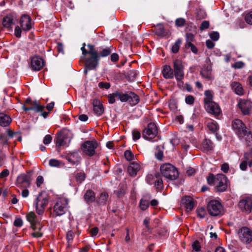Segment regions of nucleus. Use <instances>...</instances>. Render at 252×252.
I'll return each instance as SVG.
<instances>
[{
    "mask_svg": "<svg viewBox=\"0 0 252 252\" xmlns=\"http://www.w3.org/2000/svg\"><path fill=\"white\" fill-rule=\"evenodd\" d=\"M207 183L209 185L214 186L218 192H223L227 189V178L222 174L214 175L210 174L207 177Z\"/></svg>",
    "mask_w": 252,
    "mask_h": 252,
    "instance_id": "nucleus-1",
    "label": "nucleus"
},
{
    "mask_svg": "<svg viewBox=\"0 0 252 252\" xmlns=\"http://www.w3.org/2000/svg\"><path fill=\"white\" fill-rule=\"evenodd\" d=\"M160 172L162 175L169 180H175L179 176L177 169L170 163H165L160 166Z\"/></svg>",
    "mask_w": 252,
    "mask_h": 252,
    "instance_id": "nucleus-2",
    "label": "nucleus"
},
{
    "mask_svg": "<svg viewBox=\"0 0 252 252\" xmlns=\"http://www.w3.org/2000/svg\"><path fill=\"white\" fill-rule=\"evenodd\" d=\"M239 240L244 244H249L252 242V230L247 226H243L237 230Z\"/></svg>",
    "mask_w": 252,
    "mask_h": 252,
    "instance_id": "nucleus-3",
    "label": "nucleus"
},
{
    "mask_svg": "<svg viewBox=\"0 0 252 252\" xmlns=\"http://www.w3.org/2000/svg\"><path fill=\"white\" fill-rule=\"evenodd\" d=\"M67 199L64 198L58 199L53 207V215L61 216L64 214L67 211Z\"/></svg>",
    "mask_w": 252,
    "mask_h": 252,
    "instance_id": "nucleus-4",
    "label": "nucleus"
},
{
    "mask_svg": "<svg viewBox=\"0 0 252 252\" xmlns=\"http://www.w3.org/2000/svg\"><path fill=\"white\" fill-rule=\"evenodd\" d=\"M207 211L211 216H218L222 214L223 208L220 202L213 200L208 202Z\"/></svg>",
    "mask_w": 252,
    "mask_h": 252,
    "instance_id": "nucleus-5",
    "label": "nucleus"
},
{
    "mask_svg": "<svg viewBox=\"0 0 252 252\" xmlns=\"http://www.w3.org/2000/svg\"><path fill=\"white\" fill-rule=\"evenodd\" d=\"M97 146V143L95 141L88 140L82 144L81 149L84 155L91 157L95 154Z\"/></svg>",
    "mask_w": 252,
    "mask_h": 252,
    "instance_id": "nucleus-6",
    "label": "nucleus"
},
{
    "mask_svg": "<svg viewBox=\"0 0 252 252\" xmlns=\"http://www.w3.org/2000/svg\"><path fill=\"white\" fill-rule=\"evenodd\" d=\"M173 73L176 80L178 82L181 81L184 77V66L182 62L176 59L173 62Z\"/></svg>",
    "mask_w": 252,
    "mask_h": 252,
    "instance_id": "nucleus-7",
    "label": "nucleus"
},
{
    "mask_svg": "<svg viewBox=\"0 0 252 252\" xmlns=\"http://www.w3.org/2000/svg\"><path fill=\"white\" fill-rule=\"evenodd\" d=\"M158 134V128L154 123H149L147 127L143 131V137L147 140L154 138Z\"/></svg>",
    "mask_w": 252,
    "mask_h": 252,
    "instance_id": "nucleus-8",
    "label": "nucleus"
},
{
    "mask_svg": "<svg viewBox=\"0 0 252 252\" xmlns=\"http://www.w3.org/2000/svg\"><path fill=\"white\" fill-rule=\"evenodd\" d=\"M48 199L45 196H43L41 193H39L35 200L36 213L39 215H41L47 205Z\"/></svg>",
    "mask_w": 252,
    "mask_h": 252,
    "instance_id": "nucleus-9",
    "label": "nucleus"
},
{
    "mask_svg": "<svg viewBox=\"0 0 252 252\" xmlns=\"http://www.w3.org/2000/svg\"><path fill=\"white\" fill-rule=\"evenodd\" d=\"M238 206L239 209L247 213H250L252 209V197L243 196L239 201Z\"/></svg>",
    "mask_w": 252,
    "mask_h": 252,
    "instance_id": "nucleus-10",
    "label": "nucleus"
},
{
    "mask_svg": "<svg viewBox=\"0 0 252 252\" xmlns=\"http://www.w3.org/2000/svg\"><path fill=\"white\" fill-rule=\"evenodd\" d=\"M31 184V177L29 174H22L19 175L16 180V185L20 188H27Z\"/></svg>",
    "mask_w": 252,
    "mask_h": 252,
    "instance_id": "nucleus-11",
    "label": "nucleus"
},
{
    "mask_svg": "<svg viewBox=\"0 0 252 252\" xmlns=\"http://www.w3.org/2000/svg\"><path fill=\"white\" fill-rule=\"evenodd\" d=\"M237 106L244 115H248L252 110V103L249 100L241 99L239 100Z\"/></svg>",
    "mask_w": 252,
    "mask_h": 252,
    "instance_id": "nucleus-12",
    "label": "nucleus"
},
{
    "mask_svg": "<svg viewBox=\"0 0 252 252\" xmlns=\"http://www.w3.org/2000/svg\"><path fill=\"white\" fill-rule=\"evenodd\" d=\"M20 26L23 31L27 32L32 28L31 18L28 15H23L20 19Z\"/></svg>",
    "mask_w": 252,
    "mask_h": 252,
    "instance_id": "nucleus-13",
    "label": "nucleus"
},
{
    "mask_svg": "<svg viewBox=\"0 0 252 252\" xmlns=\"http://www.w3.org/2000/svg\"><path fill=\"white\" fill-rule=\"evenodd\" d=\"M232 126L239 136L242 135V133H244V131L247 129L245 124L239 119L234 120L232 122Z\"/></svg>",
    "mask_w": 252,
    "mask_h": 252,
    "instance_id": "nucleus-14",
    "label": "nucleus"
},
{
    "mask_svg": "<svg viewBox=\"0 0 252 252\" xmlns=\"http://www.w3.org/2000/svg\"><path fill=\"white\" fill-rule=\"evenodd\" d=\"M204 107L208 113L215 116H218L221 112V110L219 105L214 101L206 104L204 105Z\"/></svg>",
    "mask_w": 252,
    "mask_h": 252,
    "instance_id": "nucleus-15",
    "label": "nucleus"
},
{
    "mask_svg": "<svg viewBox=\"0 0 252 252\" xmlns=\"http://www.w3.org/2000/svg\"><path fill=\"white\" fill-rule=\"evenodd\" d=\"M31 64L33 70L38 71L43 67L45 62L41 57L35 56L32 58Z\"/></svg>",
    "mask_w": 252,
    "mask_h": 252,
    "instance_id": "nucleus-16",
    "label": "nucleus"
},
{
    "mask_svg": "<svg viewBox=\"0 0 252 252\" xmlns=\"http://www.w3.org/2000/svg\"><path fill=\"white\" fill-rule=\"evenodd\" d=\"M249 165L250 167L252 165V153H247L244 155V159L242 160L240 164V168L242 171H245Z\"/></svg>",
    "mask_w": 252,
    "mask_h": 252,
    "instance_id": "nucleus-17",
    "label": "nucleus"
},
{
    "mask_svg": "<svg viewBox=\"0 0 252 252\" xmlns=\"http://www.w3.org/2000/svg\"><path fill=\"white\" fill-rule=\"evenodd\" d=\"M212 65L210 63H207L200 71L202 76L208 80L213 78L212 75Z\"/></svg>",
    "mask_w": 252,
    "mask_h": 252,
    "instance_id": "nucleus-18",
    "label": "nucleus"
},
{
    "mask_svg": "<svg viewBox=\"0 0 252 252\" xmlns=\"http://www.w3.org/2000/svg\"><path fill=\"white\" fill-rule=\"evenodd\" d=\"M182 203L187 212L192 210L195 206V202L193 199L190 196H185L182 199Z\"/></svg>",
    "mask_w": 252,
    "mask_h": 252,
    "instance_id": "nucleus-19",
    "label": "nucleus"
},
{
    "mask_svg": "<svg viewBox=\"0 0 252 252\" xmlns=\"http://www.w3.org/2000/svg\"><path fill=\"white\" fill-rule=\"evenodd\" d=\"M99 57H90L86 59L85 62V67L89 70L95 69L97 64Z\"/></svg>",
    "mask_w": 252,
    "mask_h": 252,
    "instance_id": "nucleus-20",
    "label": "nucleus"
},
{
    "mask_svg": "<svg viewBox=\"0 0 252 252\" xmlns=\"http://www.w3.org/2000/svg\"><path fill=\"white\" fill-rule=\"evenodd\" d=\"M141 166L137 162H131L127 167V172L130 176L134 177L140 170Z\"/></svg>",
    "mask_w": 252,
    "mask_h": 252,
    "instance_id": "nucleus-21",
    "label": "nucleus"
},
{
    "mask_svg": "<svg viewBox=\"0 0 252 252\" xmlns=\"http://www.w3.org/2000/svg\"><path fill=\"white\" fill-rule=\"evenodd\" d=\"M93 104L94 113L98 116L102 115L103 113L104 109L102 105L100 103V101L98 99H94L93 100Z\"/></svg>",
    "mask_w": 252,
    "mask_h": 252,
    "instance_id": "nucleus-22",
    "label": "nucleus"
},
{
    "mask_svg": "<svg viewBox=\"0 0 252 252\" xmlns=\"http://www.w3.org/2000/svg\"><path fill=\"white\" fill-rule=\"evenodd\" d=\"M26 218L27 220L30 222L32 228L35 230L36 229V224L38 223V220L36 218L34 213L32 212H30L27 215Z\"/></svg>",
    "mask_w": 252,
    "mask_h": 252,
    "instance_id": "nucleus-23",
    "label": "nucleus"
},
{
    "mask_svg": "<svg viewBox=\"0 0 252 252\" xmlns=\"http://www.w3.org/2000/svg\"><path fill=\"white\" fill-rule=\"evenodd\" d=\"M162 73L163 76L165 79H172L174 76L173 69L170 66L168 65L164 66L162 70Z\"/></svg>",
    "mask_w": 252,
    "mask_h": 252,
    "instance_id": "nucleus-24",
    "label": "nucleus"
},
{
    "mask_svg": "<svg viewBox=\"0 0 252 252\" xmlns=\"http://www.w3.org/2000/svg\"><path fill=\"white\" fill-rule=\"evenodd\" d=\"M127 102L131 106L137 104L139 102V97L132 92H128V97Z\"/></svg>",
    "mask_w": 252,
    "mask_h": 252,
    "instance_id": "nucleus-25",
    "label": "nucleus"
},
{
    "mask_svg": "<svg viewBox=\"0 0 252 252\" xmlns=\"http://www.w3.org/2000/svg\"><path fill=\"white\" fill-rule=\"evenodd\" d=\"M231 86L237 94L242 95L244 94V90L239 83L233 82L231 84Z\"/></svg>",
    "mask_w": 252,
    "mask_h": 252,
    "instance_id": "nucleus-26",
    "label": "nucleus"
},
{
    "mask_svg": "<svg viewBox=\"0 0 252 252\" xmlns=\"http://www.w3.org/2000/svg\"><path fill=\"white\" fill-rule=\"evenodd\" d=\"M193 38V35L191 33H187L186 34V40L187 42V46L188 47H190L191 51L196 54L197 53V49L196 47L191 43V41H192Z\"/></svg>",
    "mask_w": 252,
    "mask_h": 252,
    "instance_id": "nucleus-27",
    "label": "nucleus"
},
{
    "mask_svg": "<svg viewBox=\"0 0 252 252\" xmlns=\"http://www.w3.org/2000/svg\"><path fill=\"white\" fill-rule=\"evenodd\" d=\"M11 120L9 116L3 113L0 114V126H6L11 123Z\"/></svg>",
    "mask_w": 252,
    "mask_h": 252,
    "instance_id": "nucleus-28",
    "label": "nucleus"
},
{
    "mask_svg": "<svg viewBox=\"0 0 252 252\" xmlns=\"http://www.w3.org/2000/svg\"><path fill=\"white\" fill-rule=\"evenodd\" d=\"M244 133H242V135H240L239 137H244L246 140V142H247L248 146H252V133L248 129L246 130H245Z\"/></svg>",
    "mask_w": 252,
    "mask_h": 252,
    "instance_id": "nucleus-29",
    "label": "nucleus"
},
{
    "mask_svg": "<svg viewBox=\"0 0 252 252\" xmlns=\"http://www.w3.org/2000/svg\"><path fill=\"white\" fill-rule=\"evenodd\" d=\"M95 198L94 193L91 190H87L84 194V199L88 203L94 202L95 200Z\"/></svg>",
    "mask_w": 252,
    "mask_h": 252,
    "instance_id": "nucleus-30",
    "label": "nucleus"
},
{
    "mask_svg": "<svg viewBox=\"0 0 252 252\" xmlns=\"http://www.w3.org/2000/svg\"><path fill=\"white\" fill-rule=\"evenodd\" d=\"M34 104L35 106L33 107L23 106V110L25 111L33 110L36 112H39L44 110V106L43 105H40L37 102H35Z\"/></svg>",
    "mask_w": 252,
    "mask_h": 252,
    "instance_id": "nucleus-31",
    "label": "nucleus"
},
{
    "mask_svg": "<svg viewBox=\"0 0 252 252\" xmlns=\"http://www.w3.org/2000/svg\"><path fill=\"white\" fill-rule=\"evenodd\" d=\"M13 16L11 15H8L5 16L2 20L3 27L9 28L13 23Z\"/></svg>",
    "mask_w": 252,
    "mask_h": 252,
    "instance_id": "nucleus-32",
    "label": "nucleus"
},
{
    "mask_svg": "<svg viewBox=\"0 0 252 252\" xmlns=\"http://www.w3.org/2000/svg\"><path fill=\"white\" fill-rule=\"evenodd\" d=\"M116 97L119 99L121 102H127L128 97V92L124 93L122 92H116Z\"/></svg>",
    "mask_w": 252,
    "mask_h": 252,
    "instance_id": "nucleus-33",
    "label": "nucleus"
},
{
    "mask_svg": "<svg viewBox=\"0 0 252 252\" xmlns=\"http://www.w3.org/2000/svg\"><path fill=\"white\" fill-rule=\"evenodd\" d=\"M204 95L205 96V97L204 99V105L213 101L212 100L213 98V93L211 91L209 90L205 91Z\"/></svg>",
    "mask_w": 252,
    "mask_h": 252,
    "instance_id": "nucleus-34",
    "label": "nucleus"
},
{
    "mask_svg": "<svg viewBox=\"0 0 252 252\" xmlns=\"http://www.w3.org/2000/svg\"><path fill=\"white\" fill-rule=\"evenodd\" d=\"M207 127L208 129L213 132H215L219 128L218 124L214 121L208 122L207 123Z\"/></svg>",
    "mask_w": 252,
    "mask_h": 252,
    "instance_id": "nucleus-35",
    "label": "nucleus"
},
{
    "mask_svg": "<svg viewBox=\"0 0 252 252\" xmlns=\"http://www.w3.org/2000/svg\"><path fill=\"white\" fill-rule=\"evenodd\" d=\"M74 236V233L72 231H68L66 233V240L67 243V247H70L72 243Z\"/></svg>",
    "mask_w": 252,
    "mask_h": 252,
    "instance_id": "nucleus-36",
    "label": "nucleus"
},
{
    "mask_svg": "<svg viewBox=\"0 0 252 252\" xmlns=\"http://www.w3.org/2000/svg\"><path fill=\"white\" fill-rule=\"evenodd\" d=\"M202 147L207 151H211L213 148V143L210 140L205 139L202 143Z\"/></svg>",
    "mask_w": 252,
    "mask_h": 252,
    "instance_id": "nucleus-37",
    "label": "nucleus"
},
{
    "mask_svg": "<svg viewBox=\"0 0 252 252\" xmlns=\"http://www.w3.org/2000/svg\"><path fill=\"white\" fill-rule=\"evenodd\" d=\"M66 137L64 135H60L58 136L56 140V145L58 146H63L66 145L65 139Z\"/></svg>",
    "mask_w": 252,
    "mask_h": 252,
    "instance_id": "nucleus-38",
    "label": "nucleus"
},
{
    "mask_svg": "<svg viewBox=\"0 0 252 252\" xmlns=\"http://www.w3.org/2000/svg\"><path fill=\"white\" fill-rule=\"evenodd\" d=\"M181 43L182 40L180 38L178 39L172 46V52L175 54L178 53Z\"/></svg>",
    "mask_w": 252,
    "mask_h": 252,
    "instance_id": "nucleus-39",
    "label": "nucleus"
},
{
    "mask_svg": "<svg viewBox=\"0 0 252 252\" xmlns=\"http://www.w3.org/2000/svg\"><path fill=\"white\" fill-rule=\"evenodd\" d=\"M108 195L106 193H102L100 194L99 198L98 199V203L100 205L105 204L107 201Z\"/></svg>",
    "mask_w": 252,
    "mask_h": 252,
    "instance_id": "nucleus-40",
    "label": "nucleus"
},
{
    "mask_svg": "<svg viewBox=\"0 0 252 252\" xmlns=\"http://www.w3.org/2000/svg\"><path fill=\"white\" fill-rule=\"evenodd\" d=\"M149 206V202L148 201L141 199L139 204L140 209L143 210H146Z\"/></svg>",
    "mask_w": 252,
    "mask_h": 252,
    "instance_id": "nucleus-41",
    "label": "nucleus"
},
{
    "mask_svg": "<svg viewBox=\"0 0 252 252\" xmlns=\"http://www.w3.org/2000/svg\"><path fill=\"white\" fill-rule=\"evenodd\" d=\"M125 157L128 161H132L134 159V156L131 151L127 150L125 152Z\"/></svg>",
    "mask_w": 252,
    "mask_h": 252,
    "instance_id": "nucleus-42",
    "label": "nucleus"
},
{
    "mask_svg": "<svg viewBox=\"0 0 252 252\" xmlns=\"http://www.w3.org/2000/svg\"><path fill=\"white\" fill-rule=\"evenodd\" d=\"M132 138L134 141H136L141 137V133L137 129L132 130Z\"/></svg>",
    "mask_w": 252,
    "mask_h": 252,
    "instance_id": "nucleus-43",
    "label": "nucleus"
},
{
    "mask_svg": "<svg viewBox=\"0 0 252 252\" xmlns=\"http://www.w3.org/2000/svg\"><path fill=\"white\" fill-rule=\"evenodd\" d=\"M196 212H197V216L199 217H200V218H204L206 214V210L203 207H201V208L198 209L196 210Z\"/></svg>",
    "mask_w": 252,
    "mask_h": 252,
    "instance_id": "nucleus-44",
    "label": "nucleus"
},
{
    "mask_svg": "<svg viewBox=\"0 0 252 252\" xmlns=\"http://www.w3.org/2000/svg\"><path fill=\"white\" fill-rule=\"evenodd\" d=\"M60 161L56 159L52 158L50 159L49 164L51 167H59L60 165Z\"/></svg>",
    "mask_w": 252,
    "mask_h": 252,
    "instance_id": "nucleus-45",
    "label": "nucleus"
},
{
    "mask_svg": "<svg viewBox=\"0 0 252 252\" xmlns=\"http://www.w3.org/2000/svg\"><path fill=\"white\" fill-rule=\"evenodd\" d=\"M245 20L248 24L252 25V11L245 15Z\"/></svg>",
    "mask_w": 252,
    "mask_h": 252,
    "instance_id": "nucleus-46",
    "label": "nucleus"
},
{
    "mask_svg": "<svg viewBox=\"0 0 252 252\" xmlns=\"http://www.w3.org/2000/svg\"><path fill=\"white\" fill-rule=\"evenodd\" d=\"M185 102L188 104L192 105L194 102V98L192 95H189L186 97Z\"/></svg>",
    "mask_w": 252,
    "mask_h": 252,
    "instance_id": "nucleus-47",
    "label": "nucleus"
},
{
    "mask_svg": "<svg viewBox=\"0 0 252 252\" xmlns=\"http://www.w3.org/2000/svg\"><path fill=\"white\" fill-rule=\"evenodd\" d=\"M108 102L110 104H113L115 102L116 98H117L116 97V92L112 94H109L108 96Z\"/></svg>",
    "mask_w": 252,
    "mask_h": 252,
    "instance_id": "nucleus-48",
    "label": "nucleus"
},
{
    "mask_svg": "<svg viewBox=\"0 0 252 252\" xmlns=\"http://www.w3.org/2000/svg\"><path fill=\"white\" fill-rule=\"evenodd\" d=\"M76 178L77 181L81 183L85 180V174L82 172L78 173L76 175Z\"/></svg>",
    "mask_w": 252,
    "mask_h": 252,
    "instance_id": "nucleus-49",
    "label": "nucleus"
},
{
    "mask_svg": "<svg viewBox=\"0 0 252 252\" xmlns=\"http://www.w3.org/2000/svg\"><path fill=\"white\" fill-rule=\"evenodd\" d=\"M210 38L214 41H217L220 37L219 32H213L210 34Z\"/></svg>",
    "mask_w": 252,
    "mask_h": 252,
    "instance_id": "nucleus-50",
    "label": "nucleus"
},
{
    "mask_svg": "<svg viewBox=\"0 0 252 252\" xmlns=\"http://www.w3.org/2000/svg\"><path fill=\"white\" fill-rule=\"evenodd\" d=\"M111 51L108 48L104 49L100 53L99 57H104L108 56L111 53Z\"/></svg>",
    "mask_w": 252,
    "mask_h": 252,
    "instance_id": "nucleus-51",
    "label": "nucleus"
},
{
    "mask_svg": "<svg viewBox=\"0 0 252 252\" xmlns=\"http://www.w3.org/2000/svg\"><path fill=\"white\" fill-rule=\"evenodd\" d=\"M192 246L193 250H195L196 252H198L200 250V245L197 240L195 241L193 243Z\"/></svg>",
    "mask_w": 252,
    "mask_h": 252,
    "instance_id": "nucleus-52",
    "label": "nucleus"
},
{
    "mask_svg": "<svg viewBox=\"0 0 252 252\" xmlns=\"http://www.w3.org/2000/svg\"><path fill=\"white\" fill-rule=\"evenodd\" d=\"M185 23V20L183 18H180L176 19L175 21L176 25L178 27L183 26Z\"/></svg>",
    "mask_w": 252,
    "mask_h": 252,
    "instance_id": "nucleus-53",
    "label": "nucleus"
},
{
    "mask_svg": "<svg viewBox=\"0 0 252 252\" xmlns=\"http://www.w3.org/2000/svg\"><path fill=\"white\" fill-rule=\"evenodd\" d=\"M23 225V220L21 218H16L14 221V225L16 227H21Z\"/></svg>",
    "mask_w": 252,
    "mask_h": 252,
    "instance_id": "nucleus-54",
    "label": "nucleus"
},
{
    "mask_svg": "<svg viewBox=\"0 0 252 252\" xmlns=\"http://www.w3.org/2000/svg\"><path fill=\"white\" fill-rule=\"evenodd\" d=\"M209 26V22L207 21H204L202 22L200 27V29L201 31H203L205 29H208Z\"/></svg>",
    "mask_w": 252,
    "mask_h": 252,
    "instance_id": "nucleus-55",
    "label": "nucleus"
},
{
    "mask_svg": "<svg viewBox=\"0 0 252 252\" xmlns=\"http://www.w3.org/2000/svg\"><path fill=\"white\" fill-rule=\"evenodd\" d=\"M52 136L50 135H46L43 139V143L45 145L50 144L52 141Z\"/></svg>",
    "mask_w": 252,
    "mask_h": 252,
    "instance_id": "nucleus-56",
    "label": "nucleus"
},
{
    "mask_svg": "<svg viewBox=\"0 0 252 252\" xmlns=\"http://www.w3.org/2000/svg\"><path fill=\"white\" fill-rule=\"evenodd\" d=\"M244 65V63L242 62H237L232 65V67L235 68H241Z\"/></svg>",
    "mask_w": 252,
    "mask_h": 252,
    "instance_id": "nucleus-57",
    "label": "nucleus"
},
{
    "mask_svg": "<svg viewBox=\"0 0 252 252\" xmlns=\"http://www.w3.org/2000/svg\"><path fill=\"white\" fill-rule=\"evenodd\" d=\"M9 174V170L7 169H4L0 173V179H3L7 177Z\"/></svg>",
    "mask_w": 252,
    "mask_h": 252,
    "instance_id": "nucleus-58",
    "label": "nucleus"
},
{
    "mask_svg": "<svg viewBox=\"0 0 252 252\" xmlns=\"http://www.w3.org/2000/svg\"><path fill=\"white\" fill-rule=\"evenodd\" d=\"M14 33L17 37H20L21 36V29L18 26L16 27L14 30Z\"/></svg>",
    "mask_w": 252,
    "mask_h": 252,
    "instance_id": "nucleus-59",
    "label": "nucleus"
},
{
    "mask_svg": "<svg viewBox=\"0 0 252 252\" xmlns=\"http://www.w3.org/2000/svg\"><path fill=\"white\" fill-rule=\"evenodd\" d=\"M87 54L90 55V57H99L97 51L95 50L94 49L89 50V51H88Z\"/></svg>",
    "mask_w": 252,
    "mask_h": 252,
    "instance_id": "nucleus-60",
    "label": "nucleus"
},
{
    "mask_svg": "<svg viewBox=\"0 0 252 252\" xmlns=\"http://www.w3.org/2000/svg\"><path fill=\"white\" fill-rule=\"evenodd\" d=\"M43 178L42 176H38L36 180V184L38 187H40L43 183Z\"/></svg>",
    "mask_w": 252,
    "mask_h": 252,
    "instance_id": "nucleus-61",
    "label": "nucleus"
},
{
    "mask_svg": "<svg viewBox=\"0 0 252 252\" xmlns=\"http://www.w3.org/2000/svg\"><path fill=\"white\" fill-rule=\"evenodd\" d=\"M229 169L228 164L224 163L222 164L221 170L224 173H227Z\"/></svg>",
    "mask_w": 252,
    "mask_h": 252,
    "instance_id": "nucleus-62",
    "label": "nucleus"
},
{
    "mask_svg": "<svg viewBox=\"0 0 252 252\" xmlns=\"http://www.w3.org/2000/svg\"><path fill=\"white\" fill-rule=\"evenodd\" d=\"M206 45L208 48L212 49L215 46V43L212 41L208 39L206 41Z\"/></svg>",
    "mask_w": 252,
    "mask_h": 252,
    "instance_id": "nucleus-63",
    "label": "nucleus"
},
{
    "mask_svg": "<svg viewBox=\"0 0 252 252\" xmlns=\"http://www.w3.org/2000/svg\"><path fill=\"white\" fill-rule=\"evenodd\" d=\"M157 30H158V34H163L164 32V28L162 25L158 24L157 26Z\"/></svg>",
    "mask_w": 252,
    "mask_h": 252,
    "instance_id": "nucleus-64",
    "label": "nucleus"
}]
</instances>
